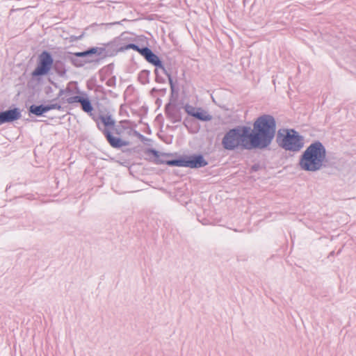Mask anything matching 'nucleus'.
<instances>
[{"instance_id":"nucleus-4","label":"nucleus","mask_w":356,"mask_h":356,"mask_svg":"<svg viewBox=\"0 0 356 356\" xmlns=\"http://www.w3.org/2000/svg\"><path fill=\"white\" fill-rule=\"evenodd\" d=\"M304 137L293 129H280L276 141L286 151L298 152L304 147Z\"/></svg>"},{"instance_id":"nucleus-27","label":"nucleus","mask_w":356,"mask_h":356,"mask_svg":"<svg viewBox=\"0 0 356 356\" xmlns=\"http://www.w3.org/2000/svg\"><path fill=\"white\" fill-rule=\"evenodd\" d=\"M154 92H156V88H153L151 90V93L153 95Z\"/></svg>"},{"instance_id":"nucleus-13","label":"nucleus","mask_w":356,"mask_h":356,"mask_svg":"<svg viewBox=\"0 0 356 356\" xmlns=\"http://www.w3.org/2000/svg\"><path fill=\"white\" fill-rule=\"evenodd\" d=\"M165 163L170 166L186 167V156H180L175 159L168 160Z\"/></svg>"},{"instance_id":"nucleus-19","label":"nucleus","mask_w":356,"mask_h":356,"mask_svg":"<svg viewBox=\"0 0 356 356\" xmlns=\"http://www.w3.org/2000/svg\"><path fill=\"white\" fill-rule=\"evenodd\" d=\"M72 92V90L70 88H66L65 90H60L59 92L60 96H63V98L66 99L67 97H70V95Z\"/></svg>"},{"instance_id":"nucleus-18","label":"nucleus","mask_w":356,"mask_h":356,"mask_svg":"<svg viewBox=\"0 0 356 356\" xmlns=\"http://www.w3.org/2000/svg\"><path fill=\"white\" fill-rule=\"evenodd\" d=\"M83 97H81V96H70L69 97H67L66 99H65V101L70 104H74V103H80L81 99H82Z\"/></svg>"},{"instance_id":"nucleus-3","label":"nucleus","mask_w":356,"mask_h":356,"mask_svg":"<svg viewBox=\"0 0 356 356\" xmlns=\"http://www.w3.org/2000/svg\"><path fill=\"white\" fill-rule=\"evenodd\" d=\"M250 127L248 126L237 127L229 129L222 140V147L227 150H234L238 147L250 150L254 149L250 145Z\"/></svg>"},{"instance_id":"nucleus-29","label":"nucleus","mask_w":356,"mask_h":356,"mask_svg":"<svg viewBox=\"0 0 356 356\" xmlns=\"http://www.w3.org/2000/svg\"><path fill=\"white\" fill-rule=\"evenodd\" d=\"M140 136L142 138V140H145V137L143 136L140 135Z\"/></svg>"},{"instance_id":"nucleus-20","label":"nucleus","mask_w":356,"mask_h":356,"mask_svg":"<svg viewBox=\"0 0 356 356\" xmlns=\"http://www.w3.org/2000/svg\"><path fill=\"white\" fill-rule=\"evenodd\" d=\"M45 107H46L47 112L49 111L53 110V109L60 110L61 108L60 105H59L58 104H56V103L45 105Z\"/></svg>"},{"instance_id":"nucleus-6","label":"nucleus","mask_w":356,"mask_h":356,"mask_svg":"<svg viewBox=\"0 0 356 356\" xmlns=\"http://www.w3.org/2000/svg\"><path fill=\"white\" fill-rule=\"evenodd\" d=\"M157 67V82H165L168 80L172 87V79L171 77V66L165 64L158 56L156 59Z\"/></svg>"},{"instance_id":"nucleus-2","label":"nucleus","mask_w":356,"mask_h":356,"mask_svg":"<svg viewBox=\"0 0 356 356\" xmlns=\"http://www.w3.org/2000/svg\"><path fill=\"white\" fill-rule=\"evenodd\" d=\"M325 160L326 149L321 142L316 140L300 156L299 166L305 171L316 172L325 166Z\"/></svg>"},{"instance_id":"nucleus-14","label":"nucleus","mask_w":356,"mask_h":356,"mask_svg":"<svg viewBox=\"0 0 356 356\" xmlns=\"http://www.w3.org/2000/svg\"><path fill=\"white\" fill-rule=\"evenodd\" d=\"M30 112L37 116H40L43 113H46V107L44 105H32L30 106Z\"/></svg>"},{"instance_id":"nucleus-28","label":"nucleus","mask_w":356,"mask_h":356,"mask_svg":"<svg viewBox=\"0 0 356 356\" xmlns=\"http://www.w3.org/2000/svg\"><path fill=\"white\" fill-rule=\"evenodd\" d=\"M156 156H157V163H158V162H159V152H158V151H157Z\"/></svg>"},{"instance_id":"nucleus-22","label":"nucleus","mask_w":356,"mask_h":356,"mask_svg":"<svg viewBox=\"0 0 356 356\" xmlns=\"http://www.w3.org/2000/svg\"><path fill=\"white\" fill-rule=\"evenodd\" d=\"M129 49H134L138 52L140 48L138 45L133 44V43L128 44L125 45L124 47V49H125V50H127Z\"/></svg>"},{"instance_id":"nucleus-24","label":"nucleus","mask_w":356,"mask_h":356,"mask_svg":"<svg viewBox=\"0 0 356 356\" xmlns=\"http://www.w3.org/2000/svg\"><path fill=\"white\" fill-rule=\"evenodd\" d=\"M261 169V165L259 163H255L254 164L251 168H250V172H257L259 170Z\"/></svg>"},{"instance_id":"nucleus-5","label":"nucleus","mask_w":356,"mask_h":356,"mask_svg":"<svg viewBox=\"0 0 356 356\" xmlns=\"http://www.w3.org/2000/svg\"><path fill=\"white\" fill-rule=\"evenodd\" d=\"M53 64L54 60L51 54L47 51H42L38 56V63L31 73L32 76L35 77L47 74Z\"/></svg>"},{"instance_id":"nucleus-16","label":"nucleus","mask_w":356,"mask_h":356,"mask_svg":"<svg viewBox=\"0 0 356 356\" xmlns=\"http://www.w3.org/2000/svg\"><path fill=\"white\" fill-rule=\"evenodd\" d=\"M54 69L57 74L60 76H63L66 74V70L64 64L61 61H56L54 65Z\"/></svg>"},{"instance_id":"nucleus-21","label":"nucleus","mask_w":356,"mask_h":356,"mask_svg":"<svg viewBox=\"0 0 356 356\" xmlns=\"http://www.w3.org/2000/svg\"><path fill=\"white\" fill-rule=\"evenodd\" d=\"M185 111L190 115L193 116V113H195L196 111V108H194L193 106H191V105H186L185 106Z\"/></svg>"},{"instance_id":"nucleus-23","label":"nucleus","mask_w":356,"mask_h":356,"mask_svg":"<svg viewBox=\"0 0 356 356\" xmlns=\"http://www.w3.org/2000/svg\"><path fill=\"white\" fill-rule=\"evenodd\" d=\"M145 156H151L154 159L156 158V149H148L145 152Z\"/></svg>"},{"instance_id":"nucleus-10","label":"nucleus","mask_w":356,"mask_h":356,"mask_svg":"<svg viewBox=\"0 0 356 356\" xmlns=\"http://www.w3.org/2000/svg\"><path fill=\"white\" fill-rule=\"evenodd\" d=\"M102 131L112 147H121L125 145L124 142L120 138L113 136L108 129H104Z\"/></svg>"},{"instance_id":"nucleus-1","label":"nucleus","mask_w":356,"mask_h":356,"mask_svg":"<svg viewBox=\"0 0 356 356\" xmlns=\"http://www.w3.org/2000/svg\"><path fill=\"white\" fill-rule=\"evenodd\" d=\"M276 127V121L273 115L264 114L258 117L249 134L251 140L250 145L254 149L267 148L275 138Z\"/></svg>"},{"instance_id":"nucleus-17","label":"nucleus","mask_w":356,"mask_h":356,"mask_svg":"<svg viewBox=\"0 0 356 356\" xmlns=\"http://www.w3.org/2000/svg\"><path fill=\"white\" fill-rule=\"evenodd\" d=\"M150 72L148 70H143L138 74V80L142 84H147L149 82Z\"/></svg>"},{"instance_id":"nucleus-26","label":"nucleus","mask_w":356,"mask_h":356,"mask_svg":"<svg viewBox=\"0 0 356 356\" xmlns=\"http://www.w3.org/2000/svg\"><path fill=\"white\" fill-rule=\"evenodd\" d=\"M74 55L77 57H85L88 56L87 51H82V52H77L75 53Z\"/></svg>"},{"instance_id":"nucleus-9","label":"nucleus","mask_w":356,"mask_h":356,"mask_svg":"<svg viewBox=\"0 0 356 356\" xmlns=\"http://www.w3.org/2000/svg\"><path fill=\"white\" fill-rule=\"evenodd\" d=\"M94 120L97 122V127L99 129L102 130L101 126L98 122V120H100L103 125L105 127L104 129H110L113 128L115 126V122L114 119L112 118L111 115H101L97 118H93Z\"/></svg>"},{"instance_id":"nucleus-25","label":"nucleus","mask_w":356,"mask_h":356,"mask_svg":"<svg viewBox=\"0 0 356 356\" xmlns=\"http://www.w3.org/2000/svg\"><path fill=\"white\" fill-rule=\"evenodd\" d=\"M99 51V48L92 47L88 50H87L88 56L97 54Z\"/></svg>"},{"instance_id":"nucleus-15","label":"nucleus","mask_w":356,"mask_h":356,"mask_svg":"<svg viewBox=\"0 0 356 356\" xmlns=\"http://www.w3.org/2000/svg\"><path fill=\"white\" fill-rule=\"evenodd\" d=\"M80 104L81 106L82 110L86 113H90L93 110L92 104L88 98L83 97Z\"/></svg>"},{"instance_id":"nucleus-12","label":"nucleus","mask_w":356,"mask_h":356,"mask_svg":"<svg viewBox=\"0 0 356 356\" xmlns=\"http://www.w3.org/2000/svg\"><path fill=\"white\" fill-rule=\"evenodd\" d=\"M193 117L202 122H208L212 120V116L207 111L199 108L195 113H193Z\"/></svg>"},{"instance_id":"nucleus-11","label":"nucleus","mask_w":356,"mask_h":356,"mask_svg":"<svg viewBox=\"0 0 356 356\" xmlns=\"http://www.w3.org/2000/svg\"><path fill=\"white\" fill-rule=\"evenodd\" d=\"M138 52L143 56L148 62L156 65V54H154L148 47H142L140 49Z\"/></svg>"},{"instance_id":"nucleus-7","label":"nucleus","mask_w":356,"mask_h":356,"mask_svg":"<svg viewBox=\"0 0 356 356\" xmlns=\"http://www.w3.org/2000/svg\"><path fill=\"white\" fill-rule=\"evenodd\" d=\"M207 165V161L200 154L186 156V168H200Z\"/></svg>"},{"instance_id":"nucleus-30","label":"nucleus","mask_w":356,"mask_h":356,"mask_svg":"<svg viewBox=\"0 0 356 356\" xmlns=\"http://www.w3.org/2000/svg\"><path fill=\"white\" fill-rule=\"evenodd\" d=\"M159 116H160V115H157V117H156L157 121H159Z\"/></svg>"},{"instance_id":"nucleus-8","label":"nucleus","mask_w":356,"mask_h":356,"mask_svg":"<svg viewBox=\"0 0 356 356\" xmlns=\"http://www.w3.org/2000/svg\"><path fill=\"white\" fill-rule=\"evenodd\" d=\"M21 117V112L17 108L0 112V125L19 120Z\"/></svg>"}]
</instances>
